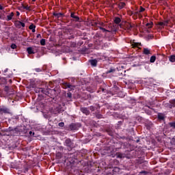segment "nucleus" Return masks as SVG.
Segmentation results:
<instances>
[{"mask_svg": "<svg viewBox=\"0 0 175 175\" xmlns=\"http://www.w3.org/2000/svg\"><path fill=\"white\" fill-rule=\"evenodd\" d=\"M64 146L67 147L68 151H72V150L75 148V142H73V140L70 139V138H67L64 142Z\"/></svg>", "mask_w": 175, "mask_h": 175, "instance_id": "nucleus-1", "label": "nucleus"}, {"mask_svg": "<svg viewBox=\"0 0 175 175\" xmlns=\"http://www.w3.org/2000/svg\"><path fill=\"white\" fill-rule=\"evenodd\" d=\"M72 47H76V43H73V44H72Z\"/></svg>", "mask_w": 175, "mask_h": 175, "instance_id": "nucleus-60", "label": "nucleus"}, {"mask_svg": "<svg viewBox=\"0 0 175 175\" xmlns=\"http://www.w3.org/2000/svg\"><path fill=\"white\" fill-rule=\"evenodd\" d=\"M67 98L72 99V93H70V92L67 93Z\"/></svg>", "mask_w": 175, "mask_h": 175, "instance_id": "nucleus-39", "label": "nucleus"}, {"mask_svg": "<svg viewBox=\"0 0 175 175\" xmlns=\"http://www.w3.org/2000/svg\"><path fill=\"white\" fill-rule=\"evenodd\" d=\"M157 118L159 121H165V114L162 113H159L157 114Z\"/></svg>", "mask_w": 175, "mask_h": 175, "instance_id": "nucleus-13", "label": "nucleus"}, {"mask_svg": "<svg viewBox=\"0 0 175 175\" xmlns=\"http://www.w3.org/2000/svg\"><path fill=\"white\" fill-rule=\"evenodd\" d=\"M158 25H159V27L163 28V27H165V24L163 23V22H159L158 23Z\"/></svg>", "mask_w": 175, "mask_h": 175, "instance_id": "nucleus-40", "label": "nucleus"}, {"mask_svg": "<svg viewBox=\"0 0 175 175\" xmlns=\"http://www.w3.org/2000/svg\"><path fill=\"white\" fill-rule=\"evenodd\" d=\"M14 25L16 28H21V27H23V28L25 27V23L20 21H16L14 22Z\"/></svg>", "mask_w": 175, "mask_h": 175, "instance_id": "nucleus-7", "label": "nucleus"}, {"mask_svg": "<svg viewBox=\"0 0 175 175\" xmlns=\"http://www.w3.org/2000/svg\"><path fill=\"white\" fill-rule=\"evenodd\" d=\"M110 32H117V28L113 27V28L111 29V30L110 31Z\"/></svg>", "mask_w": 175, "mask_h": 175, "instance_id": "nucleus-45", "label": "nucleus"}, {"mask_svg": "<svg viewBox=\"0 0 175 175\" xmlns=\"http://www.w3.org/2000/svg\"><path fill=\"white\" fill-rule=\"evenodd\" d=\"M27 51L28 54H35V52L33 51V49H32V47H28L27 49Z\"/></svg>", "mask_w": 175, "mask_h": 175, "instance_id": "nucleus-19", "label": "nucleus"}, {"mask_svg": "<svg viewBox=\"0 0 175 175\" xmlns=\"http://www.w3.org/2000/svg\"><path fill=\"white\" fill-rule=\"evenodd\" d=\"M93 114L96 118H98V120H100V118H103V115L100 114V112L96 111Z\"/></svg>", "mask_w": 175, "mask_h": 175, "instance_id": "nucleus-14", "label": "nucleus"}, {"mask_svg": "<svg viewBox=\"0 0 175 175\" xmlns=\"http://www.w3.org/2000/svg\"><path fill=\"white\" fill-rule=\"evenodd\" d=\"M34 70L37 72V73H39V72H42L43 68H35Z\"/></svg>", "mask_w": 175, "mask_h": 175, "instance_id": "nucleus-37", "label": "nucleus"}, {"mask_svg": "<svg viewBox=\"0 0 175 175\" xmlns=\"http://www.w3.org/2000/svg\"><path fill=\"white\" fill-rule=\"evenodd\" d=\"M155 59H157V57L155 55H152L150 59V62H151V64H154V62H155Z\"/></svg>", "mask_w": 175, "mask_h": 175, "instance_id": "nucleus-27", "label": "nucleus"}, {"mask_svg": "<svg viewBox=\"0 0 175 175\" xmlns=\"http://www.w3.org/2000/svg\"><path fill=\"white\" fill-rule=\"evenodd\" d=\"M11 49H12L13 50H14V49H17V45H16V44H12Z\"/></svg>", "mask_w": 175, "mask_h": 175, "instance_id": "nucleus-41", "label": "nucleus"}, {"mask_svg": "<svg viewBox=\"0 0 175 175\" xmlns=\"http://www.w3.org/2000/svg\"><path fill=\"white\" fill-rule=\"evenodd\" d=\"M122 122H124V120H122V121H119L118 125H122Z\"/></svg>", "mask_w": 175, "mask_h": 175, "instance_id": "nucleus-54", "label": "nucleus"}, {"mask_svg": "<svg viewBox=\"0 0 175 175\" xmlns=\"http://www.w3.org/2000/svg\"><path fill=\"white\" fill-rule=\"evenodd\" d=\"M114 23L115 24H120L121 23V18L120 17H115Z\"/></svg>", "mask_w": 175, "mask_h": 175, "instance_id": "nucleus-23", "label": "nucleus"}, {"mask_svg": "<svg viewBox=\"0 0 175 175\" xmlns=\"http://www.w3.org/2000/svg\"><path fill=\"white\" fill-rule=\"evenodd\" d=\"M4 91H5V92H9V86H5L4 88Z\"/></svg>", "mask_w": 175, "mask_h": 175, "instance_id": "nucleus-46", "label": "nucleus"}, {"mask_svg": "<svg viewBox=\"0 0 175 175\" xmlns=\"http://www.w3.org/2000/svg\"><path fill=\"white\" fill-rule=\"evenodd\" d=\"M106 132L108 133V135H109V136H114V131L113 129L108 128L107 129Z\"/></svg>", "mask_w": 175, "mask_h": 175, "instance_id": "nucleus-16", "label": "nucleus"}, {"mask_svg": "<svg viewBox=\"0 0 175 175\" xmlns=\"http://www.w3.org/2000/svg\"><path fill=\"white\" fill-rule=\"evenodd\" d=\"M116 155H117V158H125V154L117 152Z\"/></svg>", "mask_w": 175, "mask_h": 175, "instance_id": "nucleus-24", "label": "nucleus"}, {"mask_svg": "<svg viewBox=\"0 0 175 175\" xmlns=\"http://www.w3.org/2000/svg\"><path fill=\"white\" fill-rule=\"evenodd\" d=\"M8 70H9V69L6 68L5 70H4V73H6L8 72Z\"/></svg>", "mask_w": 175, "mask_h": 175, "instance_id": "nucleus-62", "label": "nucleus"}, {"mask_svg": "<svg viewBox=\"0 0 175 175\" xmlns=\"http://www.w3.org/2000/svg\"><path fill=\"white\" fill-rule=\"evenodd\" d=\"M144 10H146V9L144 8L140 7L139 13H142V12H144Z\"/></svg>", "mask_w": 175, "mask_h": 175, "instance_id": "nucleus-48", "label": "nucleus"}, {"mask_svg": "<svg viewBox=\"0 0 175 175\" xmlns=\"http://www.w3.org/2000/svg\"><path fill=\"white\" fill-rule=\"evenodd\" d=\"M120 139H122L123 140H128V138H126L125 136L120 137Z\"/></svg>", "mask_w": 175, "mask_h": 175, "instance_id": "nucleus-50", "label": "nucleus"}, {"mask_svg": "<svg viewBox=\"0 0 175 175\" xmlns=\"http://www.w3.org/2000/svg\"><path fill=\"white\" fill-rule=\"evenodd\" d=\"M29 29H36V26H35L33 24H31L29 25Z\"/></svg>", "mask_w": 175, "mask_h": 175, "instance_id": "nucleus-38", "label": "nucleus"}, {"mask_svg": "<svg viewBox=\"0 0 175 175\" xmlns=\"http://www.w3.org/2000/svg\"><path fill=\"white\" fill-rule=\"evenodd\" d=\"M31 31H32V32H36V29H31Z\"/></svg>", "mask_w": 175, "mask_h": 175, "instance_id": "nucleus-64", "label": "nucleus"}, {"mask_svg": "<svg viewBox=\"0 0 175 175\" xmlns=\"http://www.w3.org/2000/svg\"><path fill=\"white\" fill-rule=\"evenodd\" d=\"M63 85L65 89L68 88V91H73V90H75V88H76L75 85H70V83H64L63 84Z\"/></svg>", "mask_w": 175, "mask_h": 175, "instance_id": "nucleus-6", "label": "nucleus"}, {"mask_svg": "<svg viewBox=\"0 0 175 175\" xmlns=\"http://www.w3.org/2000/svg\"><path fill=\"white\" fill-rule=\"evenodd\" d=\"M99 29H101V31H103V32H110V30H107L102 27H98Z\"/></svg>", "mask_w": 175, "mask_h": 175, "instance_id": "nucleus-32", "label": "nucleus"}, {"mask_svg": "<svg viewBox=\"0 0 175 175\" xmlns=\"http://www.w3.org/2000/svg\"><path fill=\"white\" fill-rule=\"evenodd\" d=\"M163 23L164 26H165V25H167V24H168L169 21H164V22H163Z\"/></svg>", "mask_w": 175, "mask_h": 175, "instance_id": "nucleus-53", "label": "nucleus"}, {"mask_svg": "<svg viewBox=\"0 0 175 175\" xmlns=\"http://www.w3.org/2000/svg\"><path fill=\"white\" fill-rule=\"evenodd\" d=\"M80 126H81V124H80V123H71L69 125V129L70 131H77V129H79Z\"/></svg>", "mask_w": 175, "mask_h": 175, "instance_id": "nucleus-5", "label": "nucleus"}, {"mask_svg": "<svg viewBox=\"0 0 175 175\" xmlns=\"http://www.w3.org/2000/svg\"><path fill=\"white\" fill-rule=\"evenodd\" d=\"M0 113H9V109L8 108H1Z\"/></svg>", "mask_w": 175, "mask_h": 175, "instance_id": "nucleus-22", "label": "nucleus"}, {"mask_svg": "<svg viewBox=\"0 0 175 175\" xmlns=\"http://www.w3.org/2000/svg\"><path fill=\"white\" fill-rule=\"evenodd\" d=\"M90 110H91V111H95V110H96V107H94V106H90L89 107Z\"/></svg>", "mask_w": 175, "mask_h": 175, "instance_id": "nucleus-35", "label": "nucleus"}, {"mask_svg": "<svg viewBox=\"0 0 175 175\" xmlns=\"http://www.w3.org/2000/svg\"><path fill=\"white\" fill-rule=\"evenodd\" d=\"M35 92L36 93L42 92V94H44L45 95H47V93H46V90H44V89H43L42 88H36L35 89Z\"/></svg>", "mask_w": 175, "mask_h": 175, "instance_id": "nucleus-11", "label": "nucleus"}, {"mask_svg": "<svg viewBox=\"0 0 175 175\" xmlns=\"http://www.w3.org/2000/svg\"><path fill=\"white\" fill-rule=\"evenodd\" d=\"M125 6V3L124 2H121L120 4H119V9H123Z\"/></svg>", "mask_w": 175, "mask_h": 175, "instance_id": "nucleus-31", "label": "nucleus"}, {"mask_svg": "<svg viewBox=\"0 0 175 175\" xmlns=\"http://www.w3.org/2000/svg\"><path fill=\"white\" fill-rule=\"evenodd\" d=\"M45 94H46V95H50L51 98L54 99L57 95V90H55V89H49L48 90H46Z\"/></svg>", "mask_w": 175, "mask_h": 175, "instance_id": "nucleus-4", "label": "nucleus"}, {"mask_svg": "<svg viewBox=\"0 0 175 175\" xmlns=\"http://www.w3.org/2000/svg\"><path fill=\"white\" fill-rule=\"evenodd\" d=\"M152 22L150 23H146V27H148V28H152Z\"/></svg>", "mask_w": 175, "mask_h": 175, "instance_id": "nucleus-34", "label": "nucleus"}, {"mask_svg": "<svg viewBox=\"0 0 175 175\" xmlns=\"http://www.w3.org/2000/svg\"><path fill=\"white\" fill-rule=\"evenodd\" d=\"M80 111H81V113L85 114L86 116H90V114H91L90 109H88V108L87 107H81Z\"/></svg>", "mask_w": 175, "mask_h": 175, "instance_id": "nucleus-8", "label": "nucleus"}, {"mask_svg": "<svg viewBox=\"0 0 175 175\" xmlns=\"http://www.w3.org/2000/svg\"><path fill=\"white\" fill-rule=\"evenodd\" d=\"M5 76H8V77H12L13 76V73L9 74V75H5Z\"/></svg>", "mask_w": 175, "mask_h": 175, "instance_id": "nucleus-52", "label": "nucleus"}, {"mask_svg": "<svg viewBox=\"0 0 175 175\" xmlns=\"http://www.w3.org/2000/svg\"><path fill=\"white\" fill-rule=\"evenodd\" d=\"M135 142L136 143H139V142H140V139L138 138Z\"/></svg>", "mask_w": 175, "mask_h": 175, "instance_id": "nucleus-61", "label": "nucleus"}, {"mask_svg": "<svg viewBox=\"0 0 175 175\" xmlns=\"http://www.w3.org/2000/svg\"><path fill=\"white\" fill-rule=\"evenodd\" d=\"M170 103H172V106L175 107V98L170 100Z\"/></svg>", "mask_w": 175, "mask_h": 175, "instance_id": "nucleus-44", "label": "nucleus"}, {"mask_svg": "<svg viewBox=\"0 0 175 175\" xmlns=\"http://www.w3.org/2000/svg\"><path fill=\"white\" fill-rule=\"evenodd\" d=\"M143 54L145 55H150L151 51L148 48H144Z\"/></svg>", "mask_w": 175, "mask_h": 175, "instance_id": "nucleus-15", "label": "nucleus"}, {"mask_svg": "<svg viewBox=\"0 0 175 175\" xmlns=\"http://www.w3.org/2000/svg\"><path fill=\"white\" fill-rule=\"evenodd\" d=\"M89 62L94 68L96 67L98 65V60L96 59H90V60H89Z\"/></svg>", "mask_w": 175, "mask_h": 175, "instance_id": "nucleus-12", "label": "nucleus"}, {"mask_svg": "<svg viewBox=\"0 0 175 175\" xmlns=\"http://www.w3.org/2000/svg\"><path fill=\"white\" fill-rule=\"evenodd\" d=\"M103 58H106V57H104L103 56H101L100 57V59H103Z\"/></svg>", "mask_w": 175, "mask_h": 175, "instance_id": "nucleus-63", "label": "nucleus"}, {"mask_svg": "<svg viewBox=\"0 0 175 175\" xmlns=\"http://www.w3.org/2000/svg\"><path fill=\"white\" fill-rule=\"evenodd\" d=\"M16 16H20V12L18 11L16 12Z\"/></svg>", "mask_w": 175, "mask_h": 175, "instance_id": "nucleus-59", "label": "nucleus"}, {"mask_svg": "<svg viewBox=\"0 0 175 175\" xmlns=\"http://www.w3.org/2000/svg\"><path fill=\"white\" fill-rule=\"evenodd\" d=\"M58 125H59V126H60L61 128H62V127L64 126L65 123L62 122H59V123L58 124Z\"/></svg>", "mask_w": 175, "mask_h": 175, "instance_id": "nucleus-43", "label": "nucleus"}, {"mask_svg": "<svg viewBox=\"0 0 175 175\" xmlns=\"http://www.w3.org/2000/svg\"><path fill=\"white\" fill-rule=\"evenodd\" d=\"M114 72H116V68H111L106 72V74L109 75V73H114Z\"/></svg>", "mask_w": 175, "mask_h": 175, "instance_id": "nucleus-25", "label": "nucleus"}, {"mask_svg": "<svg viewBox=\"0 0 175 175\" xmlns=\"http://www.w3.org/2000/svg\"><path fill=\"white\" fill-rule=\"evenodd\" d=\"M169 126L173 129H175V122H172L169 123Z\"/></svg>", "mask_w": 175, "mask_h": 175, "instance_id": "nucleus-30", "label": "nucleus"}, {"mask_svg": "<svg viewBox=\"0 0 175 175\" xmlns=\"http://www.w3.org/2000/svg\"><path fill=\"white\" fill-rule=\"evenodd\" d=\"M56 158L57 159H61V158H62V154L61 152H56Z\"/></svg>", "mask_w": 175, "mask_h": 175, "instance_id": "nucleus-26", "label": "nucleus"}, {"mask_svg": "<svg viewBox=\"0 0 175 175\" xmlns=\"http://www.w3.org/2000/svg\"><path fill=\"white\" fill-rule=\"evenodd\" d=\"M0 10H3V7L0 4Z\"/></svg>", "mask_w": 175, "mask_h": 175, "instance_id": "nucleus-58", "label": "nucleus"}, {"mask_svg": "<svg viewBox=\"0 0 175 175\" xmlns=\"http://www.w3.org/2000/svg\"><path fill=\"white\" fill-rule=\"evenodd\" d=\"M94 80H96V81H97V83H102V81H103L102 79L99 78L98 76H96L94 78Z\"/></svg>", "mask_w": 175, "mask_h": 175, "instance_id": "nucleus-28", "label": "nucleus"}, {"mask_svg": "<svg viewBox=\"0 0 175 175\" xmlns=\"http://www.w3.org/2000/svg\"><path fill=\"white\" fill-rule=\"evenodd\" d=\"M29 134L30 135V136H32V135H35V133H33L31 131H29Z\"/></svg>", "mask_w": 175, "mask_h": 175, "instance_id": "nucleus-51", "label": "nucleus"}, {"mask_svg": "<svg viewBox=\"0 0 175 175\" xmlns=\"http://www.w3.org/2000/svg\"><path fill=\"white\" fill-rule=\"evenodd\" d=\"M70 17L72 18H74L73 21H75V22L80 21V17H79L78 16L75 15V12H71L70 13Z\"/></svg>", "mask_w": 175, "mask_h": 175, "instance_id": "nucleus-9", "label": "nucleus"}, {"mask_svg": "<svg viewBox=\"0 0 175 175\" xmlns=\"http://www.w3.org/2000/svg\"><path fill=\"white\" fill-rule=\"evenodd\" d=\"M14 16V13L11 12L10 14L7 16V21H10V20H12V18H13Z\"/></svg>", "mask_w": 175, "mask_h": 175, "instance_id": "nucleus-20", "label": "nucleus"}, {"mask_svg": "<svg viewBox=\"0 0 175 175\" xmlns=\"http://www.w3.org/2000/svg\"><path fill=\"white\" fill-rule=\"evenodd\" d=\"M148 174V172H147L146 171H142L139 172V174H138V175H146Z\"/></svg>", "mask_w": 175, "mask_h": 175, "instance_id": "nucleus-36", "label": "nucleus"}, {"mask_svg": "<svg viewBox=\"0 0 175 175\" xmlns=\"http://www.w3.org/2000/svg\"><path fill=\"white\" fill-rule=\"evenodd\" d=\"M53 16L56 17V18H62L64 15L63 13H53Z\"/></svg>", "mask_w": 175, "mask_h": 175, "instance_id": "nucleus-17", "label": "nucleus"}, {"mask_svg": "<svg viewBox=\"0 0 175 175\" xmlns=\"http://www.w3.org/2000/svg\"><path fill=\"white\" fill-rule=\"evenodd\" d=\"M57 113H62L64 110L61 109V107H57Z\"/></svg>", "mask_w": 175, "mask_h": 175, "instance_id": "nucleus-42", "label": "nucleus"}, {"mask_svg": "<svg viewBox=\"0 0 175 175\" xmlns=\"http://www.w3.org/2000/svg\"><path fill=\"white\" fill-rule=\"evenodd\" d=\"M116 151H117V149L107 148L105 150V154H106L108 157H111L112 158H114V157H116Z\"/></svg>", "mask_w": 175, "mask_h": 175, "instance_id": "nucleus-3", "label": "nucleus"}, {"mask_svg": "<svg viewBox=\"0 0 175 175\" xmlns=\"http://www.w3.org/2000/svg\"><path fill=\"white\" fill-rule=\"evenodd\" d=\"M126 29H127L128 31H131L132 30V28H133L134 25H131V23H129V22H126L125 23V25H124Z\"/></svg>", "mask_w": 175, "mask_h": 175, "instance_id": "nucleus-10", "label": "nucleus"}, {"mask_svg": "<svg viewBox=\"0 0 175 175\" xmlns=\"http://www.w3.org/2000/svg\"><path fill=\"white\" fill-rule=\"evenodd\" d=\"M8 132H10V135H11V136H19V135H21V132H23V130H21L18 127H16L15 129L9 127L8 129Z\"/></svg>", "mask_w": 175, "mask_h": 175, "instance_id": "nucleus-2", "label": "nucleus"}, {"mask_svg": "<svg viewBox=\"0 0 175 175\" xmlns=\"http://www.w3.org/2000/svg\"><path fill=\"white\" fill-rule=\"evenodd\" d=\"M169 61L170 62H175V55H172L169 57Z\"/></svg>", "mask_w": 175, "mask_h": 175, "instance_id": "nucleus-21", "label": "nucleus"}, {"mask_svg": "<svg viewBox=\"0 0 175 175\" xmlns=\"http://www.w3.org/2000/svg\"><path fill=\"white\" fill-rule=\"evenodd\" d=\"M100 25H103V23H100V25H97V26H96L97 28H99V27H101Z\"/></svg>", "mask_w": 175, "mask_h": 175, "instance_id": "nucleus-56", "label": "nucleus"}, {"mask_svg": "<svg viewBox=\"0 0 175 175\" xmlns=\"http://www.w3.org/2000/svg\"><path fill=\"white\" fill-rule=\"evenodd\" d=\"M171 144H173L174 146H175V138H172L171 140Z\"/></svg>", "mask_w": 175, "mask_h": 175, "instance_id": "nucleus-47", "label": "nucleus"}, {"mask_svg": "<svg viewBox=\"0 0 175 175\" xmlns=\"http://www.w3.org/2000/svg\"><path fill=\"white\" fill-rule=\"evenodd\" d=\"M167 107H168L169 109H172V107H174L173 104L170 103H170L167 104Z\"/></svg>", "mask_w": 175, "mask_h": 175, "instance_id": "nucleus-33", "label": "nucleus"}, {"mask_svg": "<svg viewBox=\"0 0 175 175\" xmlns=\"http://www.w3.org/2000/svg\"><path fill=\"white\" fill-rule=\"evenodd\" d=\"M90 24V25H92V27H98V25H100V23L95 22L94 21H91Z\"/></svg>", "mask_w": 175, "mask_h": 175, "instance_id": "nucleus-18", "label": "nucleus"}, {"mask_svg": "<svg viewBox=\"0 0 175 175\" xmlns=\"http://www.w3.org/2000/svg\"><path fill=\"white\" fill-rule=\"evenodd\" d=\"M37 38H40V39H42V35H40V33H38V34L37 35Z\"/></svg>", "mask_w": 175, "mask_h": 175, "instance_id": "nucleus-55", "label": "nucleus"}, {"mask_svg": "<svg viewBox=\"0 0 175 175\" xmlns=\"http://www.w3.org/2000/svg\"><path fill=\"white\" fill-rule=\"evenodd\" d=\"M75 27H76V28H80V25L76 24V25H75Z\"/></svg>", "mask_w": 175, "mask_h": 175, "instance_id": "nucleus-57", "label": "nucleus"}, {"mask_svg": "<svg viewBox=\"0 0 175 175\" xmlns=\"http://www.w3.org/2000/svg\"><path fill=\"white\" fill-rule=\"evenodd\" d=\"M41 46H45L46 45V39H41L40 42Z\"/></svg>", "mask_w": 175, "mask_h": 175, "instance_id": "nucleus-29", "label": "nucleus"}, {"mask_svg": "<svg viewBox=\"0 0 175 175\" xmlns=\"http://www.w3.org/2000/svg\"><path fill=\"white\" fill-rule=\"evenodd\" d=\"M23 9H25L26 10H31V9L29 8V6H28V5L23 6Z\"/></svg>", "mask_w": 175, "mask_h": 175, "instance_id": "nucleus-49", "label": "nucleus"}]
</instances>
